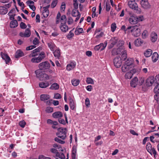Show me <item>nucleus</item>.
<instances>
[{
    "label": "nucleus",
    "mask_w": 159,
    "mask_h": 159,
    "mask_svg": "<svg viewBox=\"0 0 159 159\" xmlns=\"http://www.w3.org/2000/svg\"><path fill=\"white\" fill-rule=\"evenodd\" d=\"M59 88L58 84L57 83H55L51 85L50 89L52 90H57L59 89Z\"/></svg>",
    "instance_id": "37"
},
{
    "label": "nucleus",
    "mask_w": 159,
    "mask_h": 159,
    "mask_svg": "<svg viewBox=\"0 0 159 159\" xmlns=\"http://www.w3.org/2000/svg\"><path fill=\"white\" fill-rule=\"evenodd\" d=\"M60 28L62 32H66L68 30V27L66 24H61Z\"/></svg>",
    "instance_id": "24"
},
{
    "label": "nucleus",
    "mask_w": 159,
    "mask_h": 159,
    "mask_svg": "<svg viewBox=\"0 0 159 159\" xmlns=\"http://www.w3.org/2000/svg\"><path fill=\"white\" fill-rule=\"evenodd\" d=\"M151 40L152 42H155L157 39V34L154 32H152L151 34Z\"/></svg>",
    "instance_id": "19"
},
{
    "label": "nucleus",
    "mask_w": 159,
    "mask_h": 159,
    "mask_svg": "<svg viewBox=\"0 0 159 159\" xmlns=\"http://www.w3.org/2000/svg\"><path fill=\"white\" fill-rule=\"evenodd\" d=\"M18 25V23L16 20H14L10 22V27L11 28H15L17 27Z\"/></svg>",
    "instance_id": "29"
},
{
    "label": "nucleus",
    "mask_w": 159,
    "mask_h": 159,
    "mask_svg": "<svg viewBox=\"0 0 159 159\" xmlns=\"http://www.w3.org/2000/svg\"><path fill=\"white\" fill-rule=\"evenodd\" d=\"M154 92L156 94L154 96V98L155 100L158 99L157 97L159 96V83L157 85L154 89Z\"/></svg>",
    "instance_id": "18"
},
{
    "label": "nucleus",
    "mask_w": 159,
    "mask_h": 159,
    "mask_svg": "<svg viewBox=\"0 0 159 159\" xmlns=\"http://www.w3.org/2000/svg\"><path fill=\"white\" fill-rule=\"evenodd\" d=\"M138 20L137 16H131L129 18V21L131 24L134 25L138 23Z\"/></svg>",
    "instance_id": "11"
},
{
    "label": "nucleus",
    "mask_w": 159,
    "mask_h": 159,
    "mask_svg": "<svg viewBox=\"0 0 159 159\" xmlns=\"http://www.w3.org/2000/svg\"><path fill=\"white\" fill-rule=\"evenodd\" d=\"M134 43L136 46H139L143 43V41L141 39L138 38L135 40Z\"/></svg>",
    "instance_id": "27"
},
{
    "label": "nucleus",
    "mask_w": 159,
    "mask_h": 159,
    "mask_svg": "<svg viewBox=\"0 0 159 159\" xmlns=\"http://www.w3.org/2000/svg\"><path fill=\"white\" fill-rule=\"evenodd\" d=\"M72 84L75 86H77L80 83V80H79L73 79L71 81Z\"/></svg>",
    "instance_id": "42"
},
{
    "label": "nucleus",
    "mask_w": 159,
    "mask_h": 159,
    "mask_svg": "<svg viewBox=\"0 0 159 159\" xmlns=\"http://www.w3.org/2000/svg\"><path fill=\"white\" fill-rule=\"evenodd\" d=\"M37 77L41 81L46 80H49L51 76H49L47 74L43 73L40 71V70H37L35 71Z\"/></svg>",
    "instance_id": "1"
},
{
    "label": "nucleus",
    "mask_w": 159,
    "mask_h": 159,
    "mask_svg": "<svg viewBox=\"0 0 159 159\" xmlns=\"http://www.w3.org/2000/svg\"><path fill=\"white\" fill-rule=\"evenodd\" d=\"M73 5L74 7L75 8L74 9H76L78 8V4L77 3V0H73Z\"/></svg>",
    "instance_id": "52"
},
{
    "label": "nucleus",
    "mask_w": 159,
    "mask_h": 159,
    "mask_svg": "<svg viewBox=\"0 0 159 159\" xmlns=\"http://www.w3.org/2000/svg\"><path fill=\"white\" fill-rule=\"evenodd\" d=\"M138 79L137 77H134L130 82V85L131 87L135 88L138 85Z\"/></svg>",
    "instance_id": "12"
},
{
    "label": "nucleus",
    "mask_w": 159,
    "mask_h": 159,
    "mask_svg": "<svg viewBox=\"0 0 159 159\" xmlns=\"http://www.w3.org/2000/svg\"><path fill=\"white\" fill-rule=\"evenodd\" d=\"M69 99L70 101V108L73 110L75 108L74 102L71 97H69Z\"/></svg>",
    "instance_id": "28"
},
{
    "label": "nucleus",
    "mask_w": 159,
    "mask_h": 159,
    "mask_svg": "<svg viewBox=\"0 0 159 159\" xmlns=\"http://www.w3.org/2000/svg\"><path fill=\"white\" fill-rule=\"evenodd\" d=\"M65 118L66 121L64 120V119L61 118H60L58 119V121L59 122L63 125H65L66 123H68V121L67 119V117L66 116V114H65Z\"/></svg>",
    "instance_id": "22"
},
{
    "label": "nucleus",
    "mask_w": 159,
    "mask_h": 159,
    "mask_svg": "<svg viewBox=\"0 0 159 159\" xmlns=\"http://www.w3.org/2000/svg\"><path fill=\"white\" fill-rule=\"evenodd\" d=\"M25 122L24 120L20 121L19 123V125L22 128L24 127L25 125Z\"/></svg>",
    "instance_id": "57"
},
{
    "label": "nucleus",
    "mask_w": 159,
    "mask_h": 159,
    "mask_svg": "<svg viewBox=\"0 0 159 159\" xmlns=\"http://www.w3.org/2000/svg\"><path fill=\"white\" fill-rule=\"evenodd\" d=\"M116 28V25L115 23H113L111 25V31L114 32Z\"/></svg>",
    "instance_id": "50"
},
{
    "label": "nucleus",
    "mask_w": 159,
    "mask_h": 159,
    "mask_svg": "<svg viewBox=\"0 0 159 159\" xmlns=\"http://www.w3.org/2000/svg\"><path fill=\"white\" fill-rule=\"evenodd\" d=\"M39 85L40 87L42 88H45L48 87L49 85V84L48 82H40L39 83Z\"/></svg>",
    "instance_id": "31"
},
{
    "label": "nucleus",
    "mask_w": 159,
    "mask_h": 159,
    "mask_svg": "<svg viewBox=\"0 0 159 159\" xmlns=\"http://www.w3.org/2000/svg\"><path fill=\"white\" fill-rule=\"evenodd\" d=\"M66 7V4L64 2H62L61 6V10L64 11Z\"/></svg>",
    "instance_id": "62"
},
{
    "label": "nucleus",
    "mask_w": 159,
    "mask_h": 159,
    "mask_svg": "<svg viewBox=\"0 0 159 159\" xmlns=\"http://www.w3.org/2000/svg\"><path fill=\"white\" fill-rule=\"evenodd\" d=\"M73 22V20L72 17H69L68 18L67 23L69 25L72 24Z\"/></svg>",
    "instance_id": "60"
},
{
    "label": "nucleus",
    "mask_w": 159,
    "mask_h": 159,
    "mask_svg": "<svg viewBox=\"0 0 159 159\" xmlns=\"http://www.w3.org/2000/svg\"><path fill=\"white\" fill-rule=\"evenodd\" d=\"M54 56L57 58L59 59L61 57L60 51L59 50H56L53 52Z\"/></svg>",
    "instance_id": "33"
},
{
    "label": "nucleus",
    "mask_w": 159,
    "mask_h": 159,
    "mask_svg": "<svg viewBox=\"0 0 159 159\" xmlns=\"http://www.w3.org/2000/svg\"><path fill=\"white\" fill-rule=\"evenodd\" d=\"M78 11H79L76 9H73L71 13L72 16L74 17L76 16H77Z\"/></svg>",
    "instance_id": "47"
},
{
    "label": "nucleus",
    "mask_w": 159,
    "mask_h": 159,
    "mask_svg": "<svg viewBox=\"0 0 159 159\" xmlns=\"http://www.w3.org/2000/svg\"><path fill=\"white\" fill-rule=\"evenodd\" d=\"M133 75L132 72H131L130 71L129 72L126 73L125 75V77L126 79H130L132 78Z\"/></svg>",
    "instance_id": "43"
},
{
    "label": "nucleus",
    "mask_w": 159,
    "mask_h": 159,
    "mask_svg": "<svg viewBox=\"0 0 159 159\" xmlns=\"http://www.w3.org/2000/svg\"><path fill=\"white\" fill-rule=\"evenodd\" d=\"M20 28L22 29H25L26 28V25L23 22H21L20 25Z\"/></svg>",
    "instance_id": "55"
},
{
    "label": "nucleus",
    "mask_w": 159,
    "mask_h": 159,
    "mask_svg": "<svg viewBox=\"0 0 159 159\" xmlns=\"http://www.w3.org/2000/svg\"><path fill=\"white\" fill-rule=\"evenodd\" d=\"M138 25L132 27V28L130 30L132 35L135 37L139 36L141 33L140 29L138 27V26L139 25V24H138Z\"/></svg>",
    "instance_id": "5"
},
{
    "label": "nucleus",
    "mask_w": 159,
    "mask_h": 159,
    "mask_svg": "<svg viewBox=\"0 0 159 159\" xmlns=\"http://www.w3.org/2000/svg\"><path fill=\"white\" fill-rule=\"evenodd\" d=\"M133 60L130 58H128L127 60L125 61V64L131 66V68L132 66H133Z\"/></svg>",
    "instance_id": "21"
},
{
    "label": "nucleus",
    "mask_w": 159,
    "mask_h": 159,
    "mask_svg": "<svg viewBox=\"0 0 159 159\" xmlns=\"http://www.w3.org/2000/svg\"><path fill=\"white\" fill-rule=\"evenodd\" d=\"M56 157H57L61 159H64L65 158V156L63 153L60 154L58 153V154L57 155Z\"/></svg>",
    "instance_id": "53"
},
{
    "label": "nucleus",
    "mask_w": 159,
    "mask_h": 159,
    "mask_svg": "<svg viewBox=\"0 0 159 159\" xmlns=\"http://www.w3.org/2000/svg\"><path fill=\"white\" fill-rule=\"evenodd\" d=\"M61 95L59 93H56L54 94V98L56 99H60L61 98Z\"/></svg>",
    "instance_id": "59"
},
{
    "label": "nucleus",
    "mask_w": 159,
    "mask_h": 159,
    "mask_svg": "<svg viewBox=\"0 0 159 159\" xmlns=\"http://www.w3.org/2000/svg\"><path fill=\"white\" fill-rule=\"evenodd\" d=\"M58 132L57 133V135L58 138L65 139L66 137V134L67 130L66 128H59L58 129Z\"/></svg>",
    "instance_id": "2"
},
{
    "label": "nucleus",
    "mask_w": 159,
    "mask_h": 159,
    "mask_svg": "<svg viewBox=\"0 0 159 159\" xmlns=\"http://www.w3.org/2000/svg\"><path fill=\"white\" fill-rule=\"evenodd\" d=\"M117 39L116 37H113L110 40V43H111V45L109 46L110 48H112L115 45L117 42Z\"/></svg>",
    "instance_id": "14"
},
{
    "label": "nucleus",
    "mask_w": 159,
    "mask_h": 159,
    "mask_svg": "<svg viewBox=\"0 0 159 159\" xmlns=\"http://www.w3.org/2000/svg\"><path fill=\"white\" fill-rule=\"evenodd\" d=\"M152 53V51L151 49H148L144 52V56L148 57L151 56Z\"/></svg>",
    "instance_id": "34"
},
{
    "label": "nucleus",
    "mask_w": 159,
    "mask_h": 159,
    "mask_svg": "<svg viewBox=\"0 0 159 159\" xmlns=\"http://www.w3.org/2000/svg\"><path fill=\"white\" fill-rule=\"evenodd\" d=\"M61 24H66V18L65 15H62L61 18Z\"/></svg>",
    "instance_id": "38"
},
{
    "label": "nucleus",
    "mask_w": 159,
    "mask_h": 159,
    "mask_svg": "<svg viewBox=\"0 0 159 159\" xmlns=\"http://www.w3.org/2000/svg\"><path fill=\"white\" fill-rule=\"evenodd\" d=\"M146 149L148 152L152 154H153L155 155L156 154V152L154 148L152 147L151 144L149 143H147L146 146Z\"/></svg>",
    "instance_id": "8"
},
{
    "label": "nucleus",
    "mask_w": 159,
    "mask_h": 159,
    "mask_svg": "<svg viewBox=\"0 0 159 159\" xmlns=\"http://www.w3.org/2000/svg\"><path fill=\"white\" fill-rule=\"evenodd\" d=\"M48 45L51 51H53L55 49L56 46L53 43L51 42L48 43Z\"/></svg>",
    "instance_id": "36"
},
{
    "label": "nucleus",
    "mask_w": 159,
    "mask_h": 159,
    "mask_svg": "<svg viewBox=\"0 0 159 159\" xmlns=\"http://www.w3.org/2000/svg\"><path fill=\"white\" fill-rule=\"evenodd\" d=\"M148 35V33L146 30H144L142 34V38L145 39L147 38Z\"/></svg>",
    "instance_id": "44"
},
{
    "label": "nucleus",
    "mask_w": 159,
    "mask_h": 159,
    "mask_svg": "<svg viewBox=\"0 0 159 159\" xmlns=\"http://www.w3.org/2000/svg\"><path fill=\"white\" fill-rule=\"evenodd\" d=\"M74 35L73 33L72 32V30L70 31L69 34L67 35V37L68 38H70L73 37Z\"/></svg>",
    "instance_id": "63"
},
{
    "label": "nucleus",
    "mask_w": 159,
    "mask_h": 159,
    "mask_svg": "<svg viewBox=\"0 0 159 159\" xmlns=\"http://www.w3.org/2000/svg\"><path fill=\"white\" fill-rule=\"evenodd\" d=\"M7 12V8L4 6L0 7V14L4 15Z\"/></svg>",
    "instance_id": "25"
},
{
    "label": "nucleus",
    "mask_w": 159,
    "mask_h": 159,
    "mask_svg": "<svg viewBox=\"0 0 159 159\" xmlns=\"http://www.w3.org/2000/svg\"><path fill=\"white\" fill-rule=\"evenodd\" d=\"M120 54H121V58L124 60H125L127 57L126 51L122 49Z\"/></svg>",
    "instance_id": "30"
},
{
    "label": "nucleus",
    "mask_w": 159,
    "mask_h": 159,
    "mask_svg": "<svg viewBox=\"0 0 159 159\" xmlns=\"http://www.w3.org/2000/svg\"><path fill=\"white\" fill-rule=\"evenodd\" d=\"M85 104L87 107H89V106L90 105V104L89 100L88 98H87L85 100Z\"/></svg>",
    "instance_id": "58"
},
{
    "label": "nucleus",
    "mask_w": 159,
    "mask_h": 159,
    "mask_svg": "<svg viewBox=\"0 0 159 159\" xmlns=\"http://www.w3.org/2000/svg\"><path fill=\"white\" fill-rule=\"evenodd\" d=\"M154 80L155 78L154 76L149 77L146 80V85L148 87L152 86L154 82Z\"/></svg>",
    "instance_id": "9"
},
{
    "label": "nucleus",
    "mask_w": 159,
    "mask_h": 159,
    "mask_svg": "<svg viewBox=\"0 0 159 159\" xmlns=\"http://www.w3.org/2000/svg\"><path fill=\"white\" fill-rule=\"evenodd\" d=\"M45 54L43 52H41L39 54L38 57L32 58L31 61L33 63H38L40 62L45 57Z\"/></svg>",
    "instance_id": "4"
},
{
    "label": "nucleus",
    "mask_w": 159,
    "mask_h": 159,
    "mask_svg": "<svg viewBox=\"0 0 159 159\" xmlns=\"http://www.w3.org/2000/svg\"><path fill=\"white\" fill-rule=\"evenodd\" d=\"M129 7L132 9H134V12L137 13H140L141 9L138 7L137 3L134 1H130L128 2V3Z\"/></svg>",
    "instance_id": "3"
},
{
    "label": "nucleus",
    "mask_w": 159,
    "mask_h": 159,
    "mask_svg": "<svg viewBox=\"0 0 159 159\" xmlns=\"http://www.w3.org/2000/svg\"><path fill=\"white\" fill-rule=\"evenodd\" d=\"M141 5L142 7L145 9H148L150 7V5L148 0H142L141 1Z\"/></svg>",
    "instance_id": "10"
},
{
    "label": "nucleus",
    "mask_w": 159,
    "mask_h": 159,
    "mask_svg": "<svg viewBox=\"0 0 159 159\" xmlns=\"http://www.w3.org/2000/svg\"><path fill=\"white\" fill-rule=\"evenodd\" d=\"M76 63L75 62H71L68 64L66 66V69L70 71L75 68L76 66Z\"/></svg>",
    "instance_id": "16"
},
{
    "label": "nucleus",
    "mask_w": 159,
    "mask_h": 159,
    "mask_svg": "<svg viewBox=\"0 0 159 159\" xmlns=\"http://www.w3.org/2000/svg\"><path fill=\"white\" fill-rule=\"evenodd\" d=\"M50 151L52 153L56 154V156L58 154V152L57 150L55 148H51L50 149Z\"/></svg>",
    "instance_id": "49"
},
{
    "label": "nucleus",
    "mask_w": 159,
    "mask_h": 159,
    "mask_svg": "<svg viewBox=\"0 0 159 159\" xmlns=\"http://www.w3.org/2000/svg\"><path fill=\"white\" fill-rule=\"evenodd\" d=\"M130 68L131 66L125 64L122 66L121 69L123 72H125L128 70H130Z\"/></svg>",
    "instance_id": "32"
},
{
    "label": "nucleus",
    "mask_w": 159,
    "mask_h": 159,
    "mask_svg": "<svg viewBox=\"0 0 159 159\" xmlns=\"http://www.w3.org/2000/svg\"><path fill=\"white\" fill-rule=\"evenodd\" d=\"M144 78L143 77H140L138 80V85H142L144 83Z\"/></svg>",
    "instance_id": "45"
},
{
    "label": "nucleus",
    "mask_w": 159,
    "mask_h": 159,
    "mask_svg": "<svg viewBox=\"0 0 159 159\" xmlns=\"http://www.w3.org/2000/svg\"><path fill=\"white\" fill-rule=\"evenodd\" d=\"M58 2V0H53L52 2L51 7L52 8H54L57 5Z\"/></svg>",
    "instance_id": "51"
},
{
    "label": "nucleus",
    "mask_w": 159,
    "mask_h": 159,
    "mask_svg": "<svg viewBox=\"0 0 159 159\" xmlns=\"http://www.w3.org/2000/svg\"><path fill=\"white\" fill-rule=\"evenodd\" d=\"M1 56L2 58L5 61L6 63L7 64L10 61L11 59L10 57L7 54L1 52Z\"/></svg>",
    "instance_id": "13"
},
{
    "label": "nucleus",
    "mask_w": 159,
    "mask_h": 159,
    "mask_svg": "<svg viewBox=\"0 0 159 159\" xmlns=\"http://www.w3.org/2000/svg\"><path fill=\"white\" fill-rule=\"evenodd\" d=\"M86 82L88 84H94L93 80V79L91 78H87Z\"/></svg>",
    "instance_id": "46"
},
{
    "label": "nucleus",
    "mask_w": 159,
    "mask_h": 159,
    "mask_svg": "<svg viewBox=\"0 0 159 159\" xmlns=\"http://www.w3.org/2000/svg\"><path fill=\"white\" fill-rule=\"evenodd\" d=\"M54 140L55 141L61 144H64L65 143V142L63 140L59 139L57 137H56L54 139Z\"/></svg>",
    "instance_id": "48"
},
{
    "label": "nucleus",
    "mask_w": 159,
    "mask_h": 159,
    "mask_svg": "<svg viewBox=\"0 0 159 159\" xmlns=\"http://www.w3.org/2000/svg\"><path fill=\"white\" fill-rule=\"evenodd\" d=\"M83 30L82 28H77L75 31V34L76 35H79L81 33H83Z\"/></svg>",
    "instance_id": "35"
},
{
    "label": "nucleus",
    "mask_w": 159,
    "mask_h": 159,
    "mask_svg": "<svg viewBox=\"0 0 159 159\" xmlns=\"http://www.w3.org/2000/svg\"><path fill=\"white\" fill-rule=\"evenodd\" d=\"M39 54V53H38L37 52L35 51V50H33L32 51V52L29 55V56L30 57H34L38 56Z\"/></svg>",
    "instance_id": "40"
},
{
    "label": "nucleus",
    "mask_w": 159,
    "mask_h": 159,
    "mask_svg": "<svg viewBox=\"0 0 159 159\" xmlns=\"http://www.w3.org/2000/svg\"><path fill=\"white\" fill-rule=\"evenodd\" d=\"M43 15L44 17H47L49 15V11L48 9L43 8Z\"/></svg>",
    "instance_id": "39"
},
{
    "label": "nucleus",
    "mask_w": 159,
    "mask_h": 159,
    "mask_svg": "<svg viewBox=\"0 0 159 159\" xmlns=\"http://www.w3.org/2000/svg\"><path fill=\"white\" fill-rule=\"evenodd\" d=\"M24 34H25V37H29L30 36L31 32L29 28L26 29L24 33Z\"/></svg>",
    "instance_id": "41"
},
{
    "label": "nucleus",
    "mask_w": 159,
    "mask_h": 159,
    "mask_svg": "<svg viewBox=\"0 0 159 159\" xmlns=\"http://www.w3.org/2000/svg\"><path fill=\"white\" fill-rule=\"evenodd\" d=\"M63 114L60 111H57L52 114V116L55 118H58V119L63 116Z\"/></svg>",
    "instance_id": "15"
},
{
    "label": "nucleus",
    "mask_w": 159,
    "mask_h": 159,
    "mask_svg": "<svg viewBox=\"0 0 159 159\" xmlns=\"http://www.w3.org/2000/svg\"><path fill=\"white\" fill-rule=\"evenodd\" d=\"M106 45L105 46L104 44L103 43H100L99 46L101 48V50H103L105 48L107 44V43L106 42Z\"/></svg>",
    "instance_id": "61"
},
{
    "label": "nucleus",
    "mask_w": 159,
    "mask_h": 159,
    "mask_svg": "<svg viewBox=\"0 0 159 159\" xmlns=\"http://www.w3.org/2000/svg\"><path fill=\"white\" fill-rule=\"evenodd\" d=\"M24 56L23 52L20 50H18L16 51L15 55L16 58H19Z\"/></svg>",
    "instance_id": "23"
},
{
    "label": "nucleus",
    "mask_w": 159,
    "mask_h": 159,
    "mask_svg": "<svg viewBox=\"0 0 159 159\" xmlns=\"http://www.w3.org/2000/svg\"><path fill=\"white\" fill-rule=\"evenodd\" d=\"M113 63L115 66L116 68L120 67L122 64V59L120 57H116L114 59Z\"/></svg>",
    "instance_id": "7"
},
{
    "label": "nucleus",
    "mask_w": 159,
    "mask_h": 159,
    "mask_svg": "<svg viewBox=\"0 0 159 159\" xmlns=\"http://www.w3.org/2000/svg\"><path fill=\"white\" fill-rule=\"evenodd\" d=\"M122 49L120 48L117 49L114 48L113 49L111 52V54L112 55L115 56L118 54H120V52Z\"/></svg>",
    "instance_id": "17"
},
{
    "label": "nucleus",
    "mask_w": 159,
    "mask_h": 159,
    "mask_svg": "<svg viewBox=\"0 0 159 159\" xmlns=\"http://www.w3.org/2000/svg\"><path fill=\"white\" fill-rule=\"evenodd\" d=\"M46 112L48 113H51L53 112V108L51 107H48L46 110Z\"/></svg>",
    "instance_id": "56"
},
{
    "label": "nucleus",
    "mask_w": 159,
    "mask_h": 159,
    "mask_svg": "<svg viewBox=\"0 0 159 159\" xmlns=\"http://www.w3.org/2000/svg\"><path fill=\"white\" fill-rule=\"evenodd\" d=\"M39 43V39L36 38H35L33 40V43L35 45H36Z\"/></svg>",
    "instance_id": "64"
},
{
    "label": "nucleus",
    "mask_w": 159,
    "mask_h": 159,
    "mask_svg": "<svg viewBox=\"0 0 159 159\" xmlns=\"http://www.w3.org/2000/svg\"><path fill=\"white\" fill-rule=\"evenodd\" d=\"M50 67V65L48 61H45L42 62L39 65V69L44 70L48 69Z\"/></svg>",
    "instance_id": "6"
},
{
    "label": "nucleus",
    "mask_w": 159,
    "mask_h": 159,
    "mask_svg": "<svg viewBox=\"0 0 159 159\" xmlns=\"http://www.w3.org/2000/svg\"><path fill=\"white\" fill-rule=\"evenodd\" d=\"M50 98V96L48 94H42L40 96V99L42 101L46 102Z\"/></svg>",
    "instance_id": "20"
},
{
    "label": "nucleus",
    "mask_w": 159,
    "mask_h": 159,
    "mask_svg": "<svg viewBox=\"0 0 159 159\" xmlns=\"http://www.w3.org/2000/svg\"><path fill=\"white\" fill-rule=\"evenodd\" d=\"M111 6L109 2H107L106 4V9L107 11H109L110 9Z\"/></svg>",
    "instance_id": "54"
},
{
    "label": "nucleus",
    "mask_w": 159,
    "mask_h": 159,
    "mask_svg": "<svg viewBox=\"0 0 159 159\" xmlns=\"http://www.w3.org/2000/svg\"><path fill=\"white\" fill-rule=\"evenodd\" d=\"M158 55L156 52H154L152 55V60L153 62H156L158 59Z\"/></svg>",
    "instance_id": "26"
}]
</instances>
